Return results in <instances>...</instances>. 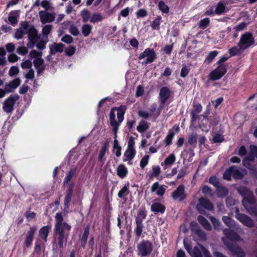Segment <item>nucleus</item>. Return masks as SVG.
<instances>
[{"label": "nucleus", "instance_id": "obj_1", "mask_svg": "<svg viewBox=\"0 0 257 257\" xmlns=\"http://www.w3.org/2000/svg\"><path fill=\"white\" fill-rule=\"evenodd\" d=\"M64 218L61 212L55 215V224L54 229V238L57 241V246L63 249L66 244L71 226L66 222H63Z\"/></svg>", "mask_w": 257, "mask_h": 257}, {"label": "nucleus", "instance_id": "obj_2", "mask_svg": "<svg viewBox=\"0 0 257 257\" xmlns=\"http://www.w3.org/2000/svg\"><path fill=\"white\" fill-rule=\"evenodd\" d=\"M125 108L120 106L111 109L109 114L110 123L113 128H117L120 122L123 120Z\"/></svg>", "mask_w": 257, "mask_h": 257}, {"label": "nucleus", "instance_id": "obj_3", "mask_svg": "<svg viewBox=\"0 0 257 257\" xmlns=\"http://www.w3.org/2000/svg\"><path fill=\"white\" fill-rule=\"evenodd\" d=\"M242 204L250 215H254L257 217L256 200L253 193L245 198H243L242 200Z\"/></svg>", "mask_w": 257, "mask_h": 257}, {"label": "nucleus", "instance_id": "obj_4", "mask_svg": "<svg viewBox=\"0 0 257 257\" xmlns=\"http://www.w3.org/2000/svg\"><path fill=\"white\" fill-rule=\"evenodd\" d=\"M138 255L142 257L150 255L153 250V243L149 240H142L137 245Z\"/></svg>", "mask_w": 257, "mask_h": 257}, {"label": "nucleus", "instance_id": "obj_5", "mask_svg": "<svg viewBox=\"0 0 257 257\" xmlns=\"http://www.w3.org/2000/svg\"><path fill=\"white\" fill-rule=\"evenodd\" d=\"M223 242L233 256L245 257V253L243 249L237 244L233 243L228 240L223 239Z\"/></svg>", "mask_w": 257, "mask_h": 257}, {"label": "nucleus", "instance_id": "obj_6", "mask_svg": "<svg viewBox=\"0 0 257 257\" xmlns=\"http://www.w3.org/2000/svg\"><path fill=\"white\" fill-rule=\"evenodd\" d=\"M30 56L31 59H34V64L37 70L38 73H40L45 69V64L43 59L41 58V54L35 50L31 51L30 53Z\"/></svg>", "mask_w": 257, "mask_h": 257}, {"label": "nucleus", "instance_id": "obj_7", "mask_svg": "<svg viewBox=\"0 0 257 257\" xmlns=\"http://www.w3.org/2000/svg\"><path fill=\"white\" fill-rule=\"evenodd\" d=\"M255 41L252 35L249 33L243 34L238 43V46L244 51L254 44Z\"/></svg>", "mask_w": 257, "mask_h": 257}, {"label": "nucleus", "instance_id": "obj_8", "mask_svg": "<svg viewBox=\"0 0 257 257\" xmlns=\"http://www.w3.org/2000/svg\"><path fill=\"white\" fill-rule=\"evenodd\" d=\"M156 58V54L154 50L151 48H147L140 53L139 56L140 60H143V64H147L153 62Z\"/></svg>", "mask_w": 257, "mask_h": 257}, {"label": "nucleus", "instance_id": "obj_9", "mask_svg": "<svg viewBox=\"0 0 257 257\" xmlns=\"http://www.w3.org/2000/svg\"><path fill=\"white\" fill-rule=\"evenodd\" d=\"M235 217L243 225L247 227L250 228L254 226L253 220L247 215L239 213L238 208H236L235 211Z\"/></svg>", "mask_w": 257, "mask_h": 257}, {"label": "nucleus", "instance_id": "obj_10", "mask_svg": "<svg viewBox=\"0 0 257 257\" xmlns=\"http://www.w3.org/2000/svg\"><path fill=\"white\" fill-rule=\"evenodd\" d=\"M226 66L224 64H220L210 73L209 78L212 80L219 79L226 73Z\"/></svg>", "mask_w": 257, "mask_h": 257}, {"label": "nucleus", "instance_id": "obj_11", "mask_svg": "<svg viewBox=\"0 0 257 257\" xmlns=\"http://www.w3.org/2000/svg\"><path fill=\"white\" fill-rule=\"evenodd\" d=\"M18 99V97L17 95H11L7 98L3 103V110L7 113L12 112L14 109V105Z\"/></svg>", "mask_w": 257, "mask_h": 257}, {"label": "nucleus", "instance_id": "obj_12", "mask_svg": "<svg viewBox=\"0 0 257 257\" xmlns=\"http://www.w3.org/2000/svg\"><path fill=\"white\" fill-rule=\"evenodd\" d=\"M172 196L175 200L179 199L180 201L184 200L186 197L185 192V187L183 185H180L177 189L172 193Z\"/></svg>", "mask_w": 257, "mask_h": 257}, {"label": "nucleus", "instance_id": "obj_13", "mask_svg": "<svg viewBox=\"0 0 257 257\" xmlns=\"http://www.w3.org/2000/svg\"><path fill=\"white\" fill-rule=\"evenodd\" d=\"M40 20L42 23L46 24L53 22L55 18V14L46 11H41L39 13Z\"/></svg>", "mask_w": 257, "mask_h": 257}, {"label": "nucleus", "instance_id": "obj_14", "mask_svg": "<svg viewBox=\"0 0 257 257\" xmlns=\"http://www.w3.org/2000/svg\"><path fill=\"white\" fill-rule=\"evenodd\" d=\"M36 230L37 227L33 226L30 228V230L26 233L24 243L27 247H29L32 245Z\"/></svg>", "mask_w": 257, "mask_h": 257}, {"label": "nucleus", "instance_id": "obj_15", "mask_svg": "<svg viewBox=\"0 0 257 257\" xmlns=\"http://www.w3.org/2000/svg\"><path fill=\"white\" fill-rule=\"evenodd\" d=\"M73 187H74L73 184H70L66 191V195H65V196L64 198V202L65 210H68L69 209L70 203L71 201V198H72L73 192Z\"/></svg>", "mask_w": 257, "mask_h": 257}, {"label": "nucleus", "instance_id": "obj_16", "mask_svg": "<svg viewBox=\"0 0 257 257\" xmlns=\"http://www.w3.org/2000/svg\"><path fill=\"white\" fill-rule=\"evenodd\" d=\"M226 237L231 241H238L240 236L234 231L230 229L225 228L223 230Z\"/></svg>", "mask_w": 257, "mask_h": 257}, {"label": "nucleus", "instance_id": "obj_17", "mask_svg": "<svg viewBox=\"0 0 257 257\" xmlns=\"http://www.w3.org/2000/svg\"><path fill=\"white\" fill-rule=\"evenodd\" d=\"M28 28V23L27 22H22L21 24V28L18 29L15 34V38L17 39L22 38L23 35L27 33Z\"/></svg>", "mask_w": 257, "mask_h": 257}, {"label": "nucleus", "instance_id": "obj_18", "mask_svg": "<svg viewBox=\"0 0 257 257\" xmlns=\"http://www.w3.org/2000/svg\"><path fill=\"white\" fill-rule=\"evenodd\" d=\"M52 228L51 225H47L43 226L39 231V235L40 238L43 239L45 242L47 241L48 236Z\"/></svg>", "mask_w": 257, "mask_h": 257}, {"label": "nucleus", "instance_id": "obj_19", "mask_svg": "<svg viewBox=\"0 0 257 257\" xmlns=\"http://www.w3.org/2000/svg\"><path fill=\"white\" fill-rule=\"evenodd\" d=\"M200 205L207 210L211 211L213 210L214 207L210 201L204 197H201L199 199V204L197 205V208L199 209V205Z\"/></svg>", "mask_w": 257, "mask_h": 257}, {"label": "nucleus", "instance_id": "obj_20", "mask_svg": "<svg viewBox=\"0 0 257 257\" xmlns=\"http://www.w3.org/2000/svg\"><path fill=\"white\" fill-rule=\"evenodd\" d=\"M225 10V5L223 2L221 1L217 4L214 13L216 14L220 15L224 12ZM205 13L207 15H211L214 14V12L212 10L210 11H207Z\"/></svg>", "mask_w": 257, "mask_h": 257}, {"label": "nucleus", "instance_id": "obj_21", "mask_svg": "<svg viewBox=\"0 0 257 257\" xmlns=\"http://www.w3.org/2000/svg\"><path fill=\"white\" fill-rule=\"evenodd\" d=\"M151 211L155 213V214H157L158 213L163 214L165 211L166 207L161 203L155 202L152 204L151 206Z\"/></svg>", "mask_w": 257, "mask_h": 257}, {"label": "nucleus", "instance_id": "obj_22", "mask_svg": "<svg viewBox=\"0 0 257 257\" xmlns=\"http://www.w3.org/2000/svg\"><path fill=\"white\" fill-rule=\"evenodd\" d=\"M151 191L156 193L157 195L162 196L165 194L166 189L163 186H160L159 182L154 183L151 187Z\"/></svg>", "mask_w": 257, "mask_h": 257}, {"label": "nucleus", "instance_id": "obj_23", "mask_svg": "<svg viewBox=\"0 0 257 257\" xmlns=\"http://www.w3.org/2000/svg\"><path fill=\"white\" fill-rule=\"evenodd\" d=\"M135 222L136 227L135 229V232L136 236L138 237H140L142 234L143 229L144 228L143 221L139 217H136Z\"/></svg>", "mask_w": 257, "mask_h": 257}, {"label": "nucleus", "instance_id": "obj_24", "mask_svg": "<svg viewBox=\"0 0 257 257\" xmlns=\"http://www.w3.org/2000/svg\"><path fill=\"white\" fill-rule=\"evenodd\" d=\"M27 33H28L29 38L30 41L32 43H36L37 40L39 39L37 36L36 30L33 27H30L28 25Z\"/></svg>", "mask_w": 257, "mask_h": 257}, {"label": "nucleus", "instance_id": "obj_25", "mask_svg": "<svg viewBox=\"0 0 257 257\" xmlns=\"http://www.w3.org/2000/svg\"><path fill=\"white\" fill-rule=\"evenodd\" d=\"M197 220L202 226L206 230L210 231L212 229L211 226L207 219L202 215H199L197 217Z\"/></svg>", "mask_w": 257, "mask_h": 257}, {"label": "nucleus", "instance_id": "obj_26", "mask_svg": "<svg viewBox=\"0 0 257 257\" xmlns=\"http://www.w3.org/2000/svg\"><path fill=\"white\" fill-rule=\"evenodd\" d=\"M129 184H125L118 192L117 196L124 201L126 200V196L130 193Z\"/></svg>", "mask_w": 257, "mask_h": 257}, {"label": "nucleus", "instance_id": "obj_27", "mask_svg": "<svg viewBox=\"0 0 257 257\" xmlns=\"http://www.w3.org/2000/svg\"><path fill=\"white\" fill-rule=\"evenodd\" d=\"M117 175L120 178H124L128 173V170L124 164H120L116 169Z\"/></svg>", "mask_w": 257, "mask_h": 257}, {"label": "nucleus", "instance_id": "obj_28", "mask_svg": "<svg viewBox=\"0 0 257 257\" xmlns=\"http://www.w3.org/2000/svg\"><path fill=\"white\" fill-rule=\"evenodd\" d=\"M170 95V91L169 89L166 87L161 88L160 92V97L161 101L164 103L167 99L169 97Z\"/></svg>", "mask_w": 257, "mask_h": 257}, {"label": "nucleus", "instance_id": "obj_29", "mask_svg": "<svg viewBox=\"0 0 257 257\" xmlns=\"http://www.w3.org/2000/svg\"><path fill=\"white\" fill-rule=\"evenodd\" d=\"M136 155V151L135 149H127L125 152L124 153V156L125 158L123 159V162H126L128 161V164H131L130 162L131 160H132L135 157Z\"/></svg>", "mask_w": 257, "mask_h": 257}, {"label": "nucleus", "instance_id": "obj_30", "mask_svg": "<svg viewBox=\"0 0 257 257\" xmlns=\"http://www.w3.org/2000/svg\"><path fill=\"white\" fill-rule=\"evenodd\" d=\"M228 190L225 186L220 185L216 188V193L218 197L224 198L228 195Z\"/></svg>", "mask_w": 257, "mask_h": 257}, {"label": "nucleus", "instance_id": "obj_31", "mask_svg": "<svg viewBox=\"0 0 257 257\" xmlns=\"http://www.w3.org/2000/svg\"><path fill=\"white\" fill-rule=\"evenodd\" d=\"M108 148H109V143H108V142L106 141L103 144L102 148H101V149L99 151L98 158V160L99 162L102 161V160L105 155L106 152H108Z\"/></svg>", "mask_w": 257, "mask_h": 257}, {"label": "nucleus", "instance_id": "obj_32", "mask_svg": "<svg viewBox=\"0 0 257 257\" xmlns=\"http://www.w3.org/2000/svg\"><path fill=\"white\" fill-rule=\"evenodd\" d=\"M21 83V80L20 78H17L16 79H15L14 80H12L9 83L6 84V86L7 88L11 90V92H12L14 89H15L16 88H17Z\"/></svg>", "mask_w": 257, "mask_h": 257}, {"label": "nucleus", "instance_id": "obj_33", "mask_svg": "<svg viewBox=\"0 0 257 257\" xmlns=\"http://www.w3.org/2000/svg\"><path fill=\"white\" fill-rule=\"evenodd\" d=\"M51 52L53 54L62 52L64 49V45L62 43H54L50 46Z\"/></svg>", "mask_w": 257, "mask_h": 257}, {"label": "nucleus", "instance_id": "obj_34", "mask_svg": "<svg viewBox=\"0 0 257 257\" xmlns=\"http://www.w3.org/2000/svg\"><path fill=\"white\" fill-rule=\"evenodd\" d=\"M76 172V168H74L71 169L68 173L66 174L64 180V184H68L70 182L72 177L75 175Z\"/></svg>", "mask_w": 257, "mask_h": 257}, {"label": "nucleus", "instance_id": "obj_35", "mask_svg": "<svg viewBox=\"0 0 257 257\" xmlns=\"http://www.w3.org/2000/svg\"><path fill=\"white\" fill-rule=\"evenodd\" d=\"M175 155L174 154H171L165 159L163 162L161 163V165L162 166L165 165L166 167L168 166H171L175 162Z\"/></svg>", "mask_w": 257, "mask_h": 257}, {"label": "nucleus", "instance_id": "obj_36", "mask_svg": "<svg viewBox=\"0 0 257 257\" xmlns=\"http://www.w3.org/2000/svg\"><path fill=\"white\" fill-rule=\"evenodd\" d=\"M19 17L18 11H15L11 13L9 16V21L12 25L16 24L18 22V18Z\"/></svg>", "mask_w": 257, "mask_h": 257}, {"label": "nucleus", "instance_id": "obj_37", "mask_svg": "<svg viewBox=\"0 0 257 257\" xmlns=\"http://www.w3.org/2000/svg\"><path fill=\"white\" fill-rule=\"evenodd\" d=\"M121 148L120 146H119L118 141L116 139H115L113 142L112 152L114 153L117 157H118L121 156Z\"/></svg>", "mask_w": 257, "mask_h": 257}, {"label": "nucleus", "instance_id": "obj_38", "mask_svg": "<svg viewBox=\"0 0 257 257\" xmlns=\"http://www.w3.org/2000/svg\"><path fill=\"white\" fill-rule=\"evenodd\" d=\"M229 171L232 173V175L235 179H241L243 178L242 173L239 170L234 168L232 166L229 168Z\"/></svg>", "mask_w": 257, "mask_h": 257}, {"label": "nucleus", "instance_id": "obj_39", "mask_svg": "<svg viewBox=\"0 0 257 257\" xmlns=\"http://www.w3.org/2000/svg\"><path fill=\"white\" fill-rule=\"evenodd\" d=\"M238 192L239 194L243 197V198L251 195L252 193V192L248 188L244 186L240 187L238 188Z\"/></svg>", "mask_w": 257, "mask_h": 257}, {"label": "nucleus", "instance_id": "obj_40", "mask_svg": "<svg viewBox=\"0 0 257 257\" xmlns=\"http://www.w3.org/2000/svg\"><path fill=\"white\" fill-rule=\"evenodd\" d=\"M92 26L89 24H85L81 28L82 33L84 37H87L91 33Z\"/></svg>", "mask_w": 257, "mask_h": 257}, {"label": "nucleus", "instance_id": "obj_41", "mask_svg": "<svg viewBox=\"0 0 257 257\" xmlns=\"http://www.w3.org/2000/svg\"><path fill=\"white\" fill-rule=\"evenodd\" d=\"M244 51L243 50L241 49L240 47H233L228 50V53L231 56H234L239 54Z\"/></svg>", "mask_w": 257, "mask_h": 257}, {"label": "nucleus", "instance_id": "obj_42", "mask_svg": "<svg viewBox=\"0 0 257 257\" xmlns=\"http://www.w3.org/2000/svg\"><path fill=\"white\" fill-rule=\"evenodd\" d=\"M103 16L99 13L94 14L90 18V21L91 23H96L102 21Z\"/></svg>", "mask_w": 257, "mask_h": 257}, {"label": "nucleus", "instance_id": "obj_43", "mask_svg": "<svg viewBox=\"0 0 257 257\" xmlns=\"http://www.w3.org/2000/svg\"><path fill=\"white\" fill-rule=\"evenodd\" d=\"M192 257H203L201 251L198 247H194L191 253H190Z\"/></svg>", "mask_w": 257, "mask_h": 257}, {"label": "nucleus", "instance_id": "obj_44", "mask_svg": "<svg viewBox=\"0 0 257 257\" xmlns=\"http://www.w3.org/2000/svg\"><path fill=\"white\" fill-rule=\"evenodd\" d=\"M209 182L216 188L220 185L219 179L215 176H212L209 179Z\"/></svg>", "mask_w": 257, "mask_h": 257}, {"label": "nucleus", "instance_id": "obj_45", "mask_svg": "<svg viewBox=\"0 0 257 257\" xmlns=\"http://www.w3.org/2000/svg\"><path fill=\"white\" fill-rule=\"evenodd\" d=\"M161 17H158L155 19L151 24V27L153 30H159L161 24Z\"/></svg>", "mask_w": 257, "mask_h": 257}, {"label": "nucleus", "instance_id": "obj_46", "mask_svg": "<svg viewBox=\"0 0 257 257\" xmlns=\"http://www.w3.org/2000/svg\"><path fill=\"white\" fill-rule=\"evenodd\" d=\"M212 141L214 143H221L224 141V137L222 134H216L213 137Z\"/></svg>", "mask_w": 257, "mask_h": 257}, {"label": "nucleus", "instance_id": "obj_47", "mask_svg": "<svg viewBox=\"0 0 257 257\" xmlns=\"http://www.w3.org/2000/svg\"><path fill=\"white\" fill-rule=\"evenodd\" d=\"M197 140V135L195 133H192L188 138V142L190 145L195 144Z\"/></svg>", "mask_w": 257, "mask_h": 257}, {"label": "nucleus", "instance_id": "obj_48", "mask_svg": "<svg viewBox=\"0 0 257 257\" xmlns=\"http://www.w3.org/2000/svg\"><path fill=\"white\" fill-rule=\"evenodd\" d=\"M210 220L212 223L213 227L215 229L219 230L220 229V223L219 220L213 216L210 218Z\"/></svg>", "mask_w": 257, "mask_h": 257}, {"label": "nucleus", "instance_id": "obj_49", "mask_svg": "<svg viewBox=\"0 0 257 257\" xmlns=\"http://www.w3.org/2000/svg\"><path fill=\"white\" fill-rule=\"evenodd\" d=\"M159 9L164 13H168L169 12V8L163 1L159 3Z\"/></svg>", "mask_w": 257, "mask_h": 257}, {"label": "nucleus", "instance_id": "obj_50", "mask_svg": "<svg viewBox=\"0 0 257 257\" xmlns=\"http://www.w3.org/2000/svg\"><path fill=\"white\" fill-rule=\"evenodd\" d=\"M76 51V47L73 46H70L65 50V54L67 56H71L73 55Z\"/></svg>", "mask_w": 257, "mask_h": 257}, {"label": "nucleus", "instance_id": "obj_51", "mask_svg": "<svg viewBox=\"0 0 257 257\" xmlns=\"http://www.w3.org/2000/svg\"><path fill=\"white\" fill-rule=\"evenodd\" d=\"M217 54L218 52L217 51H213L210 52L207 56V58H206V61L208 63H210L213 60V59L217 56Z\"/></svg>", "mask_w": 257, "mask_h": 257}, {"label": "nucleus", "instance_id": "obj_52", "mask_svg": "<svg viewBox=\"0 0 257 257\" xmlns=\"http://www.w3.org/2000/svg\"><path fill=\"white\" fill-rule=\"evenodd\" d=\"M147 217V211L145 208L141 209L139 210L138 216L136 217H139L142 219L143 221V220L145 219Z\"/></svg>", "mask_w": 257, "mask_h": 257}, {"label": "nucleus", "instance_id": "obj_53", "mask_svg": "<svg viewBox=\"0 0 257 257\" xmlns=\"http://www.w3.org/2000/svg\"><path fill=\"white\" fill-rule=\"evenodd\" d=\"M19 72V69L17 66H12L10 68L9 74L10 76L17 75Z\"/></svg>", "mask_w": 257, "mask_h": 257}, {"label": "nucleus", "instance_id": "obj_54", "mask_svg": "<svg viewBox=\"0 0 257 257\" xmlns=\"http://www.w3.org/2000/svg\"><path fill=\"white\" fill-rule=\"evenodd\" d=\"M81 16L84 22H86L89 20V19H90V13L87 10H83L81 12Z\"/></svg>", "mask_w": 257, "mask_h": 257}, {"label": "nucleus", "instance_id": "obj_55", "mask_svg": "<svg viewBox=\"0 0 257 257\" xmlns=\"http://www.w3.org/2000/svg\"><path fill=\"white\" fill-rule=\"evenodd\" d=\"M174 134H175L173 132L169 131V134L167 135L165 138V142L166 145H168L171 143Z\"/></svg>", "mask_w": 257, "mask_h": 257}, {"label": "nucleus", "instance_id": "obj_56", "mask_svg": "<svg viewBox=\"0 0 257 257\" xmlns=\"http://www.w3.org/2000/svg\"><path fill=\"white\" fill-rule=\"evenodd\" d=\"M222 221L228 227H230L232 225V220L227 216H223L222 218Z\"/></svg>", "mask_w": 257, "mask_h": 257}, {"label": "nucleus", "instance_id": "obj_57", "mask_svg": "<svg viewBox=\"0 0 257 257\" xmlns=\"http://www.w3.org/2000/svg\"><path fill=\"white\" fill-rule=\"evenodd\" d=\"M32 63L29 60H26L24 62L21 63V67L23 69H31Z\"/></svg>", "mask_w": 257, "mask_h": 257}, {"label": "nucleus", "instance_id": "obj_58", "mask_svg": "<svg viewBox=\"0 0 257 257\" xmlns=\"http://www.w3.org/2000/svg\"><path fill=\"white\" fill-rule=\"evenodd\" d=\"M153 172L151 176H158L161 173V169L159 166H153L152 167Z\"/></svg>", "mask_w": 257, "mask_h": 257}, {"label": "nucleus", "instance_id": "obj_59", "mask_svg": "<svg viewBox=\"0 0 257 257\" xmlns=\"http://www.w3.org/2000/svg\"><path fill=\"white\" fill-rule=\"evenodd\" d=\"M149 156L148 155L145 156L140 161V167L143 169L148 163Z\"/></svg>", "mask_w": 257, "mask_h": 257}, {"label": "nucleus", "instance_id": "obj_60", "mask_svg": "<svg viewBox=\"0 0 257 257\" xmlns=\"http://www.w3.org/2000/svg\"><path fill=\"white\" fill-rule=\"evenodd\" d=\"M52 30V26L47 25L45 26L42 29V33L44 35L47 36Z\"/></svg>", "mask_w": 257, "mask_h": 257}, {"label": "nucleus", "instance_id": "obj_61", "mask_svg": "<svg viewBox=\"0 0 257 257\" xmlns=\"http://www.w3.org/2000/svg\"><path fill=\"white\" fill-rule=\"evenodd\" d=\"M136 14L138 18H144L147 15V12L145 9H141L139 10Z\"/></svg>", "mask_w": 257, "mask_h": 257}, {"label": "nucleus", "instance_id": "obj_62", "mask_svg": "<svg viewBox=\"0 0 257 257\" xmlns=\"http://www.w3.org/2000/svg\"><path fill=\"white\" fill-rule=\"evenodd\" d=\"M89 234V226L87 225L84 228V232L81 237L82 239L87 240L88 235Z\"/></svg>", "mask_w": 257, "mask_h": 257}, {"label": "nucleus", "instance_id": "obj_63", "mask_svg": "<svg viewBox=\"0 0 257 257\" xmlns=\"http://www.w3.org/2000/svg\"><path fill=\"white\" fill-rule=\"evenodd\" d=\"M209 20L208 18H205L201 20L199 23V27L202 29L206 28L209 24Z\"/></svg>", "mask_w": 257, "mask_h": 257}, {"label": "nucleus", "instance_id": "obj_64", "mask_svg": "<svg viewBox=\"0 0 257 257\" xmlns=\"http://www.w3.org/2000/svg\"><path fill=\"white\" fill-rule=\"evenodd\" d=\"M69 32L74 36H77L79 34L77 28L74 25H72L70 27Z\"/></svg>", "mask_w": 257, "mask_h": 257}]
</instances>
